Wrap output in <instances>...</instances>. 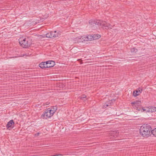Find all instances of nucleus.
<instances>
[{
  "instance_id": "1a4fd4ad",
  "label": "nucleus",
  "mask_w": 156,
  "mask_h": 156,
  "mask_svg": "<svg viewBox=\"0 0 156 156\" xmlns=\"http://www.w3.org/2000/svg\"><path fill=\"white\" fill-rule=\"evenodd\" d=\"M14 122L13 120H11L9 121L6 125V127L7 128H13L14 126Z\"/></svg>"
},
{
  "instance_id": "9b49d317",
  "label": "nucleus",
  "mask_w": 156,
  "mask_h": 156,
  "mask_svg": "<svg viewBox=\"0 0 156 156\" xmlns=\"http://www.w3.org/2000/svg\"><path fill=\"white\" fill-rule=\"evenodd\" d=\"M57 109V107L55 106L52 107L51 108H50V110L52 113H53L54 114L55 112L56 111Z\"/></svg>"
},
{
  "instance_id": "20e7f679",
  "label": "nucleus",
  "mask_w": 156,
  "mask_h": 156,
  "mask_svg": "<svg viewBox=\"0 0 156 156\" xmlns=\"http://www.w3.org/2000/svg\"><path fill=\"white\" fill-rule=\"evenodd\" d=\"M101 37V35H94L93 36H92L91 35H88V36H81V37L79 38L80 40V41L82 42H83L85 41H91L93 39L96 40L98 39Z\"/></svg>"
},
{
  "instance_id": "4be33fe9",
  "label": "nucleus",
  "mask_w": 156,
  "mask_h": 156,
  "mask_svg": "<svg viewBox=\"0 0 156 156\" xmlns=\"http://www.w3.org/2000/svg\"><path fill=\"white\" fill-rule=\"evenodd\" d=\"M52 156H63L62 155H53Z\"/></svg>"
},
{
  "instance_id": "6e6552de",
  "label": "nucleus",
  "mask_w": 156,
  "mask_h": 156,
  "mask_svg": "<svg viewBox=\"0 0 156 156\" xmlns=\"http://www.w3.org/2000/svg\"><path fill=\"white\" fill-rule=\"evenodd\" d=\"M146 108L148 109L147 111H146V112H153L156 111V108L154 106H151L149 107H146Z\"/></svg>"
},
{
  "instance_id": "4468645a",
  "label": "nucleus",
  "mask_w": 156,
  "mask_h": 156,
  "mask_svg": "<svg viewBox=\"0 0 156 156\" xmlns=\"http://www.w3.org/2000/svg\"><path fill=\"white\" fill-rule=\"evenodd\" d=\"M130 50L131 51L132 53H136V52H137V49L134 48H131Z\"/></svg>"
},
{
  "instance_id": "a211bd4d",
  "label": "nucleus",
  "mask_w": 156,
  "mask_h": 156,
  "mask_svg": "<svg viewBox=\"0 0 156 156\" xmlns=\"http://www.w3.org/2000/svg\"><path fill=\"white\" fill-rule=\"evenodd\" d=\"M148 109H145L144 108H141V111L142 112H146V111H147V110Z\"/></svg>"
},
{
  "instance_id": "423d86ee",
  "label": "nucleus",
  "mask_w": 156,
  "mask_h": 156,
  "mask_svg": "<svg viewBox=\"0 0 156 156\" xmlns=\"http://www.w3.org/2000/svg\"><path fill=\"white\" fill-rule=\"evenodd\" d=\"M60 34L56 31H51L46 34V37L48 38H55L59 36Z\"/></svg>"
},
{
  "instance_id": "39448f33",
  "label": "nucleus",
  "mask_w": 156,
  "mask_h": 156,
  "mask_svg": "<svg viewBox=\"0 0 156 156\" xmlns=\"http://www.w3.org/2000/svg\"><path fill=\"white\" fill-rule=\"evenodd\" d=\"M53 113H52L50 110V108H48L41 115V118L42 119H47L49 118L53 115Z\"/></svg>"
},
{
  "instance_id": "6ab92c4d",
  "label": "nucleus",
  "mask_w": 156,
  "mask_h": 156,
  "mask_svg": "<svg viewBox=\"0 0 156 156\" xmlns=\"http://www.w3.org/2000/svg\"><path fill=\"white\" fill-rule=\"evenodd\" d=\"M137 90L138 91V93H139V94H140L142 92V89L141 88H138V90Z\"/></svg>"
},
{
  "instance_id": "f03ea898",
  "label": "nucleus",
  "mask_w": 156,
  "mask_h": 156,
  "mask_svg": "<svg viewBox=\"0 0 156 156\" xmlns=\"http://www.w3.org/2000/svg\"><path fill=\"white\" fill-rule=\"evenodd\" d=\"M151 127L147 124H144L140 129V133L141 135L144 137H148L151 135Z\"/></svg>"
},
{
  "instance_id": "aec40b11",
  "label": "nucleus",
  "mask_w": 156,
  "mask_h": 156,
  "mask_svg": "<svg viewBox=\"0 0 156 156\" xmlns=\"http://www.w3.org/2000/svg\"><path fill=\"white\" fill-rule=\"evenodd\" d=\"M44 62V66H45V68H47L48 67H47V66H48V65H47V64L48 63H47V62Z\"/></svg>"
},
{
  "instance_id": "5701e85b",
  "label": "nucleus",
  "mask_w": 156,
  "mask_h": 156,
  "mask_svg": "<svg viewBox=\"0 0 156 156\" xmlns=\"http://www.w3.org/2000/svg\"><path fill=\"white\" fill-rule=\"evenodd\" d=\"M48 104H49L48 102H47V103H46V105H44L45 106L46 105H48Z\"/></svg>"
},
{
  "instance_id": "7ed1b4c3",
  "label": "nucleus",
  "mask_w": 156,
  "mask_h": 156,
  "mask_svg": "<svg viewBox=\"0 0 156 156\" xmlns=\"http://www.w3.org/2000/svg\"><path fill=\"white\" fill-rule=\"evenodd\" d=\"M28 38H25L23 37H20L19 39V43L21 46L24 48H27L31 44L30 41H29Z\"/></svg>"
},
{
  "instance_id": "f8f14e48",
  "label": "nucleus",
  "mask_w": 156,
  "mask_h": 156,
  "mask_svg": "<svg viewBox=\"0 0 156 156\" xmlns=\"http://www.w3.org/2000/svg\"><path fill=\"white\" fill-rule=\"evenodd\" d=\"M152 134L154 136L156 137V128L153 130H151V134Z\"/></svg>"
},
{
  "instance_id": "f257e3e1",
  "label": "nucleus",
  "mask_w": 156,
  "mask_h": 156,
  "mask_svg": "<svg viewBox=\"0 0 156 156\" xmlns=\"http://www.w3.org/2000/svg\"><path fill=\"white\" fill-rule=\"evenodd\" d=\"M89 23L91 27L95 29L98 26H101L103 29H108L112 28V26L109 23H107L105 21L101 20H90L89 21Z\"/></svg>"
},
{
  "instance_id": "dca6fc26",
  "label": "nucleus",
  "mask_w": 156,
  "mask_h": 156,
  "mask_svg": "<svg viewBox=\"0 0 156 156\" xmlns=\"http://www.w3.org/2000/svg\"><path fill=\"white\" fill-rule=\"evenodd\" d=\"M109 105V103L108 102H107L104 104V105H103V108H105L107 107Z\"/></svg>"
},
{
  "instance_id": "2eb2a0df",
  "label": "nucleus",
  "mask_w": 156,
  "mask_h": 156,
  "mask_svg": "<svg viewBox=\"0 0 156 156\" xmlns=\"http://www.w3.org/2000/svg\"><path fill=\"white\" fill-rule=\"evenodd\" d=\"M140 94L139 93H138V90H136L134 91L133 93V95L134 96L136 97Z\"/></svg>"
},
{
  "instance_id": "f3484780",
  "label": "nucleus",
  "mask_w": 156,
  "mask_h": 156,
  "mask_svg": "<svg viewBox=\"0 0 156 156\" xmlns=\"http://www.w3.org/2000/svg\"><path fill=\"white\" fill-rule=\"evenodd\" d=\"M86 97V96L85 95H83L81 98V99L83 100H84V101H85V99L86 100V99H85L84 100L83 99L85 98Z\"/></svg>"
},
{
  "instance_id": "9d476101",
  "label": "nucleus",
  "mask_w": 156,
  "mask_h": 156,
  "mask_svg": "<svg viewBox=\"0 0 156 156\" xmlns=\"http://www.w3.org/2000/svg\"><path fill=\"white\" fill-rule=\"evenodd\" d=\"M48 63L47 67L48 68H50L53 67L55 65V62L52 60L48 61H47Z\"/></svg>"
},
{
  "instance_id": "412c9836",
  "label": "nucleus",
  "mask_w": 156,
  "mask_h": 156,
  "mask_svg": "<svg viewBox=\"0 0 156 156\" xmlns=\"http://www.w3.org/2000/svg\"><path fill=\"white\" fill-rule=\"evenodd\" d=\"M39 134H40L39 133H37L35 134V136H38L39 135Z\"/></svg>"
},
{
  "instance_id": "0eeeda50",
  "label": "nucleus",
  "mask_w": 156,
  "mask_h": 156,
  "mask_svg": "<svg viewBox=\"0 0 156 156\" xmlns=\"http://www.w3.org/2000/svg\"><path fill=\"white\" fill-rule=\"evenodd\" d=\"M140 103V101L133 102L131 103L133 108L138 111H140L141 110V106Z\"/></svg>"
},
{
  "instance_id": "ddd939ff",
  "label": "nucleus",
  "mask_w": 156,
  "mask_h": 156,
  "mask_svg": "<svg viewBox=\"0 0 156 156\" xmlns=\"http://www.w3.org/2000/svg\"><path fill=\"white\" fill-rule=\"evenodd\" d=\"M44 62L41 63L39 65V67L42 69L45 68H46L44 66Z\"/></svg>"
}]
</instances>
